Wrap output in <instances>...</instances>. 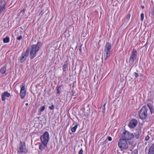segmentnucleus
Masks as SVG:
<instances>
[{
    "mask_svg": "<svg viewBox=\"0 0 154 154\" xmlns=\"http://www.w3.org/2000/svg\"><path fill=\"white\" fill-rule=\"evenodd\" d=\"M147 107H148L150 111L151 114L154 113V109L153 108V106L150 103H148L147 104Z\"/></svg>",
    "mask_w": 154,
    "mask_h": 154,
    "instance_id": "nucleus-14",
    "label": "nucleus"
},
{
    "mask_svg": "<svg viewBox=\"0 0 154 154\" xmlns=\"http://www.w3.org/2000/svg\"><path fill=\"white\" fill-rule=\"evenodd\" d=\"M10 96V94L7 91L4 92L2 95V99L3 101L5 100V97H9Z\"/></svg>",
    "mask_w": 154,
    "mask_h": 154,
    "instance_id": "nucleus-12",
    "label": "nucleus"
},
{
    "mask_svg": "<svg viewBox=\"0 0 154 154\" xmlns=\"http://www.w3.org/2000/svg\"><path fill=\"white\" fill-rule=\"evenodd\" d=\"M25 85L24 83H23L22 84V86L21 87L20 91H25Z\"/></svg>",
    "mask_w": 154,
    "mask_h": 154,
    "instance_id": "nucleus-24",
    "label": "nucleus"
},
{
    "mask_svg": "<svg viewBox=\"0 0 154 154\" xmlns=\"http://www.w3.org/2000/svg\"><path fill=\"white\" fill-rule=\"evenodd\" d=\"M26 94V91H20V96L21 99H23Z\"/></svg>",
    "mask_w": 154,
    "mask_h": 154,
    "instance_id": "nucleus-19",
    "label": "nucleus"
},
{
    "mask_svg": "<svg viewBox=\"0 0 154 154\" xmlns=\"http://www.w3.org/2000/svg\"><path fill=\"white\" fill-rule=\"evenodd\" d=\"M134 75L135 76L136 78H137L138 77L139 75L137 73L135 72L134 73Z\"/></svg>",
    "mask_w": 154,
    "mask_h": 154,
    "instance_id": "nucleus-28",
    "label": "nucleus"
},
{
    "mask_svg": "<svg viewBox=\"0 0 154 154\" xmlns=\"http://www.w3.org/2000/svg\"><path fill=\"white\" fill-rule=\"evenodd\" d=\"M28 103H26V104H25V105H26V106H28Z\"/></svg>",
    "mask_w": 154,
    "mask_h": 154,
    "instance_id": "nucleus-41",
    "label": "nucleus"
},
{
    "mask_svg": "<svg viewBox=\"0 0 154 154\" xmlns=\"http://www.w3.org/2000/svg\"><path fill=\"white\" fill-rule=\"evenodd\" d=\"M42 143L47 144L49 139V134L47 131L45 132L40 137Z\"/></svg>",
    "mask_w": 154,
    "mask_h": 154,
    "instance_id": "nucleus-5",
    "label": "nucleus"
},
{
    "mask_svg": "<svg viewBox=\"0 0 154 154\" xmlns=\"http://www.w3.org/2000/svg\"><path fill=\"white\" fill-rule=\"evenodd\" d=\"M42 46V43L40 42H38L36 45H33L30 47L31 50L30 53V57L31 59L36 56V53L40 50Z\"/></svg>",
    "mask_w": 154,
    "mask_h": 154,
    "instance_id": "nucleus-1",
    "label": "nucleus"
},
{
    "mask_svg": "<svg viewBox=\"0 0 154 154\" xmlns=\"http://www.w3.org/2000/svg\"><path fill=\"white\" fill-rule=\"evenodd\" d=\"M3 41L4 43H7L9 42L10 38L9 37L6 36L3 39Z\"/></svg>",
    "mask_w": 154,
    "mask_h": 154,
    "instance_id": "nucleus-21",
    "label": "nucleus"
},
{
    "mask_svg": "<svg viewBox=\"0 0 154 154\" xmlns=\"http://www.w3.org/2000/svg\"><path fill=\"white\" fill-rule=\"evenodd\" d=\"M149 136L147 135L145 138V140L147 141L149 139Z\"/></svg>",
    "mask_w": 154,
    "mask_h": 154,
    "instance_id": "nucleus-32",
    "label": "nucleus"
},
{
    "mask_svg": "<svg viewBox=\"0 0 154 154\" xmlns=\"http://www.w3.org/2000/svg\"><path fill=\"white\" fill-rule=\"evenodd\" d=\"M68 64L66 62H64V64L63 66V69L64 72L68 70Z\"/></svg>",
    "mask_w": 154,
    "mask_h": 154,
    "instance_id": "nucleus-16",
    "label": "nucleus"
},
{
    "mask_svg": "<svg viewBox=\"0 0 154 154\" xmlns=\"http://www.w3.org/2000/svg\"><path fill=\"white\" fill-rule=\"evenodd\" d=\"M141 20V21H143L144 19V14L143 13H141L140 15Z\"/></svg>",
    "mask_w": 154,
    "mask_h": 154,
    "instance_id": "nucleus-26",
    "label": "nucleus"
},
{
    "mask_svg": "<svg viewBox=\"0 0 154 154\" xmlns=\"http://www.w3.org/2000/svg\"><path fill=\"white\" fill-rule=\"evenodd\" d=\"M62 86V85H60L57 87L56 88V93L58 95L60 94V91H61V87Z\"/></svg>",
    "mask_w": 154,
    "mask_h": 154,
    "instance_id": "nucleus-18",
    "label": "nucleus"
},
{
    "mask_svg": "<svg viewBox=\"0 0 154 154\" xmlns=\"http://www.w3.org/2000/svg\"><path fill=\"white\" fill-rule=\"evenodd\" d=\"M47 144L45 143H42V144L39 145V148L41 150H43L45 147H46Z\"/></svg>",
    "mask_w": 154,
    "mask_h": 154,
    "instance_id": "nucleus-17",
    "label": "nucleus"
},
{
    "mask_svg": "<svg viewBox=\"0 0 154 154\" xmlns=\"http://www.w3.org/2000/svg\"><path fill=\"white\" fill-rule=\"evenodd\" d=\"M49 108L51 110H53L54 109V106L53 105H52L49 107Z\"/></svg>",
    "mask_w": 154,
    "mask_h": 154,
    "instance_id": "nucleus-25",
    "label": "nucleus"
},
{
    "mask_svg": "<svg viewBox=\"0 0 154 154\" xmlns=\"http://www.w3.org/2000/svg\"><path fill=\"white\" fill-rule=\"evenodd\" d=\"M19 149L18 150V154H20L21 152H26L25 148V144L24 143L20 141L19 144Z\"/></svg>",
    "mask_w": 154,
    "mask_h": 154,
    "instance_id": "nucleus-7",
    "label": "nucleus"
},
{
    "mask_svg": "<svg viewBox=\"0 0 154 154\" xmlns=\"http://www.w3.org/2000/svg\"><path fill=\"white\" fill-rule=\"evenodd\" d=\"M26 9L25 8H23V10L21 11V12L24 13V11H25Z\"/></svg>",
    "mask_w": 154,
    "mask_h": 154,
    "instance_id": "nucleus-36",
    "label": "nucleus"
},
{
    "mask_svg": "<svg viewBox=\"0 0 154 154\" xmlns=\"http://www.w3.org/2000/svg\"><path fill=\"white\" fill-rule=\"evenodd\" d=\"M130 14H129L128 15H127V17H126V18L127 20H129L130 19Z\"/></svg>",
    "mask_w": 154,
    "mask_h": 154,
    "instance_id": "nucleus-29",
    "label": "nucleus"
},
{
    "mask_svg": "<svg viewBox=\"0 0 154 154\" xmlns=\"http://www.w3.org/2000/svg\"><path fill=\"white\" fill-rule=\"evenodd\" d=\"M122 138L125 140H130L134 138V136L132 133L125 130L122 134Z\"/></svg>",
    "mask_w": 154,
    "mask_h": 154,
    "instance_id": "nucleus-4",
    "label": "nucleus"
},
{
    "mask_svg": "<svg viewBox=\"0 0 154 154\" xmlns=\"http://www.w3.org/2000/svg\"><path fill=\"white\" fill-rule=\"evenodd\" d=\"M111 45L109 42H107L105 48L104 52H105L107 54H110L111 49Z\"/></svg>",
    "mask_w": 154,
    "mask_h": 154,
    "instance_id": "nucleus-9",
    "label": "nucleus"
},
{
    "mask_svg": "<svg viewBox=\"0 0 154 154\" xmlns=\"http://www.w3.org/2000/svg\"><path fill=\"white\" fill-rule=\"evenodd\" d=\"M102 59H103V57H102Z\"/></svg>",
    "mask_w": 154,
    "mask_h": 154,
    "instance_id": "nucleus-44",
    "label": "nucleus"
},
{
    "mask_svg": "<svg viewBox=\"0 0 154 154\" xmlns=\"http://www.w3.org/2000/svg\"><path fill=\"white\" fill-rule=\"evenodd\" d=\"M141 8L142 9H143L144 8V7L143 6H141Z\"/></svg>",
    "mask_w": 154,
    "mask_h": 154,
    "instance_id": "nucleus-40",
    "label": "nucleus"
},
{
    "mask_svg": "<svg viewBox=\"0 0 154 154\" xmlns=\"http://www.w3.org/2000/svg\"><path fill=\"white\" fill-rule=\"evenodd\" d=\"M106 103H104L103 106V107L105 108Z\"/></svg>",
    "mask_w": 154,
    "mask_h": 154,
    "instance_id": "nucleus-39",
    "label": "nucleus"
},
{
    "mask_svg": "<svg viewBox=\"0 0 154 154\" xmlns=\"http://www.w3.org/2000/svg\"><path fill=\"white\" fill-rule=\"evenodd\" d=\"M29 54V48H27L25 52H23L21 54V57L20 58V62L23 63L27 59Z\"/></svg>",
    "mask_w": 154,
    "mask_h": 154,
    "instance_id": "nucleus-6",
    "label": "nucleus"
},
{
    "mask_svg": "<svg viewBox=\"0 0 154 154\" xmlns=\"http://www.w3.org/2000/svg\"><path fill=\"white\" fill-rule=\"evenodd\" d=\"M118 145L120 148L123 149H127L128 147V145L126 140L123 138L119 140Z\"/></svg>",
    "mask_w": 154,
    "mask_h": 154,
    "instance_id": "nucleus-3",
    "label": "nucleus"
},
{
    "mask_svg": "<svg viewBox=\"0 0 154 154\" xmlns=\"http://www.w3.org/2000/svg\"><path fill=\"white\" fill-rule=\"evenodd\" d=\"M44 12H43L42 11L40 12V13H39V15H41V16H42V15L43 14Z\"/></svg>",
    "mask_w": 154,
    "mask_h": 154,
    "instance_id": "nucleus-34",
    "label": "nucleus"
},
{
    "mask_svg": "<svg viewBox=\"0 0 154 154\" xmlns=\"http://www.w3.org/2000/svg\"><path fill=\"white\" fill-rule=\"evenodd\" d=\"M152 14H154V7L153 8V9Z\"/></svg>",
    "mask_w": 154,
    "mask_h": 154,
    "instance_id": "nucleus-37",
    "label": "nucleus"
},
{
    "mask_svg": "<svg viewBox=\"0 0 154 154\" xmlns=\"http://www.w3.org/2000/svg\"><path fill=\"white\" fill-rule=\"evenodd\" d=\"M139 130L135 129L134 131L133 134L134 137L136 139H138L139 137Z\"/></svg>",
    "mask_w": 154,
    "mask_h": 154,
    "instance_id": "nucleus-13",
    "label": "nucleus"
},
{
    "mask_svg": "<svg viewBox=\"0 0 154 154\" xmlns=\"http://www.w3.org/2000/svg\"><path fill=\"white\" fill-rule=\"evenodd\" d=\"M83 151L82 148H81L78 154H83Z\"/></svg>",
    "mask_w": 154,
    "mask_h": 154,
    "instance_id": "nucleus-30",
    "label": "nucleus"
},
{
    "mask_svg": "<svg viewBox=\"0 0 154 154\" xmlns=\"http://www.w3.org/2000/svg\"><path fill=\"white\" fill-rule=\"evenodd\" d=\"M108 140L109 141H111L112 140V138L111 137H108Z\"/></svg>",
    "mask_w": 154,
    "mask_h": 154,
    "instance_id": "nucleus-33",
    "label": "nucleus"
},
{
    "mask_svg": "<svg viewBox=\"0 0 154 154\" xmlns=\"http://www.w3.org/2000/svg\"><path fill=\"white\" fill-rule=\"evenodd\" d=\"M153 84H154V83H153Z\"/></svg>",
    "mask_w": 154,
    "mask_h": 154,
    "instance_id": "nucleus-45",
    "label": "nucleus"
},
{
    "mask_svg": "<svg viewBox=\"0 0 154 154\" xmlns=\"http://www.w3.org/2000/svg\"><path fill=\"white\" fill-rule=\"evenodd\" d=\"M82 46V45H81L80 46V48L79 49V51H80V52H82V49L81 48V47Z\"/></svg>",
    "mask_w": 154,
    "mask_h": 154,
    "instance_id": "nucleus-38",
    "label": "nucleus"
},
{
    "mask_svg": "<svg viewBox=\"0 0 154 154\" xmlns=\"http://www.w3.org/2000/svg\"><path fill=\"white\" fill-rule=\"evenodd\" d=\"M77 125H75L74 127L71 128V131L72 132H75L77 128Z\"/></svg>",
    "mask_w": 154,
    "mask_h": 154,
    "instance_id": "nucleus-23",
    "label": "nucleus"
},
{
    "mask_svg": "<svg viewBox=\"0 0 154 154\" xmlns=\"http://www.w3.org/2000/svg\"><path fill=\"white\" fill-rule=\"evenodd\" d=\"M6 70V68L5 67H2L0 69V72L2 74H4L5 73Z\"/></svg>",
    "mask_w": 154,
    "mask_h": 154,
    "instance_id": "nucleus-20",
    "label": "nucleus"
},
{
    "mask_svg": "<svg viewBox=\"0 0 154 154\" xmlns=\"http://www.w3.org/2000/svg\"><path fill=\"white\" fill-rule=\"evenodd\" d=\"M6 1L4 0L2 1L1 4L0 6V14L1 13L4 11L5 10V6L6 5Z\"/></svg>",
    "mask_w": 154,
    "mask_h": 154,
    "instance_id": "nucleus-11",
    "label": "nucleus"
},
{
    "mask_svg": "<svg viewBox=\"0 0 154 154\" xmlns=\"http://www.w3.org/2000/svg\"><path fill=\"white\" fill-rule=\"evenodd\" d=\"M136 50L135 49H134L130 57L129 60V63L130 65L132 64L134 62V60L136 59L135 55H136Z\"/></svg>",
    "mask_w": 154,
    "mask_h": 154,
    "instance_id": "nucleus-8",
    "label": "nucleus"
},
{
    "mask_svg": "<svg viewBox=\"0 0 154 154\" xmlns=\"http://www.w3.org/2000/svg\"><path fill=\"white\" fill-rule=\"evenodd\" d=\"M147 110L146 106H144L141 108L139 112V115L140 119H144L146 118L148 115L147 112Z\"/></svg>",
    "mask_w": 154,
    "mask_h": 154,
    "instance_id": "nucleus-2",
    "label": "nucleus"
},
{
    "mask_svg": "<svg viewBox=\"0 0 154 154\" xmlns=\"http://www.w3.org/2000/svg\"><path fill=\"white\" fill-rule=\"evenodd\" d=\"M138 123L137 120L136 119H132L129 122L128 126L131 128L135 127Z\"/></svg>",
    "mask_w": 154,
    "mask_h": 154,
    "instance_id": "nucleus-10",
    "label": "nucleus"
},
{
    "mask_svg": "<svg viewBox=\"0 0 154 154\" xmlns=\"http://www.w3.org/2000/svg\"><path fill=\"white\" fill-rule=\"evenodd\" d=\"M109 54H106V55H105V54H104V57L105 60H106L107 57L109 56Z\"/></svg>",
    "mask_w": 154,
    "mask_h": 154,
    "instance_id": "nucleus-27",
    "label": "nucleus"
},
{
    "mask_svg": "<svg viewBox=\"0 0 154 154\" xmlns=\"http://www.w3.org/2000/svg\"><path fill=\"white\" fill-rule=\"evenodd\" d=\"M84 115L86 116V115H88V114H85Z\"/></svg>",
    "mask_w": 154,
    "mask_h": 154,
    "instance_id": "nucleus-42",
    "label": "nucleus"
},
{
    "mask_svg": "<svg viewBox=\"0 0 154 154\" xmlns=\"http://www.w3.org/2000/svg\"><path fill=\"white\" fill-rule=\"evenodd\" d=\"M22 38V35H20L19 37H18L17 38V39L18 40H21Z\"/></svg>",
    "mask_w": 154,
    "mask_h": 154,
    "instance_id": "nucleus-31",
    "label": "nucleus"
},
{
    "mask_svg": "<svg viewBox=\"0 0 154 154\" xmlns=\"http://www.w3.org/2000/svg\"><path fill=\"white\" fill-rule=\"evenodd\" d=\"M134 154H137L135 153Z\"/></svg>",
    "mask_w": 154,
    "mask_h": 154,
    "instance_id": "nucleus-43",
    "label": "nucleus"
},
{
    "mask_svg": "<svg viewBox=\"0 0 154 154\" xmlns=\"http://www.w3.org/2000/svg\"><path fill=\"white\" fill-rule=\"evenodd\" d=\"M105 108L102 107V109L103 110L102 112L103 113H104L105 112Z\"/></svg>",
    "mask_w": 154,
    "mask_h": 154,
    "instance_id": "nucleus-35",
    "label": "nucleus"
},
{
    "mask_svg": "<svg viewBox=\"0 0 154 154\" xmlns=\"http://www.w3.org/2000/svg\"><path fill=\"white\" fill-rule=\"evenodd\" d=\"M148 154H154V143L149 148Z\"/></svg>",
    "mask_w": 154,
    "mask_h": 154,
    "instance_id": "nucleus-15",
    "label": "nucleus"
},
{
    "mask_svg": "<svg viewBox=\"0 0 154 154\" xmlns=\"http://www.w3.org/2000/svg\"><path fill=\"white\" fill-rule=\"evenodd\" d=\"M45 106H43L41 107L39 110V112H43L45 110ZM40 114H41V113H40L39 114L40 115Z\"/></svg>",
    "mask_w": 154,
    "mask_h": 154,
    "instance_id": "nucleus-22",
    "label": "nucleus"
}]
</instances>
